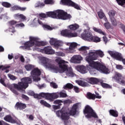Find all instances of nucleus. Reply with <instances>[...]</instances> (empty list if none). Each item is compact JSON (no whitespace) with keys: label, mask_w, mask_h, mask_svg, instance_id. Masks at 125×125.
Segmentation results:
<instances>
[{"label":"nucleus","mask_w":125,"mask_h":125,"mask_svg":"<svg viewBox=\"0 0 125 125\" xmlns=\"http://www.w3.org/2000/svg\"><path fill=\"white\" fill-rule=\"evenodd\" d=\"M15 19L20 20V22H23V21H26L27 18L24 15L22 14H15L14 15Z\"/></svg>","instance_id":"2eb2a0df"},{"label":"nucleus","mask_w":125,"mask_h":125,"mask_svg":"<svg viewBox=\"0 0 125 125\" xmlns=\"http://www.w3.org/2000/svg\"><path fill=\"white\" fill-rule=\"evenodd\" d=\"M33 96H34V98H36V99H41V98H40V94H38L34 93V95H33Z\"/></svg>","instance_id":"69168bd1"},{"label":"nucleus","mask_w":125,"mask_h":125,"mask_svg":"<svg viewBox=\"0 0 125 125\" xmlns=\"http://www.w3.org/2000/svg\"><path fill=\"white\" fill-rule=\"evenodd\" d=\"M9 31L11 32L12 33H13V34H14V33H15V32H16L15 31V28L14 27H13V26H10L9 27Z\"/></svg>","instance_id":"864d4df0"},{"label":"nucleus","mask_w":125,"mask_h":125,"mask_svg":"<svg viewBox=\"0 0 125 125\" xmlns=\"http://www.w3.org/2000/svg\"><path fill=\"white\" fill-rule=\"evenodd\" d=\"M47 17L51 18L61 19L62 20H70L72 18V16L62 10H57L53 12H47Z\"/></svg>","instance_id":"7ed1b4c3"},{"label":"nucleus","mask_w":125,"mask_h":125,"mask_svg":"<svg viewBox=\"0 0 125 125\" xmlns=\"http://www.w3.org/2000/svg\"><path fill=\"white\" fill-rule=\"evenodd\" d=\"M108 15L110 17V19H111V18H115L114 16L116 15V11H115V10H110L108 12Z\"/></svg>","instance_id":"f704fd0d"},{"label":"nucleus","mask_w":125,"mask_h":125,"mask_svg":"<svg viewBox=\"0 0 125 125\" xmlns=\"http://www.w3.org/2000/svg\"><path fill=\"white\" fill-rule=\"evenodd\" d=\"M80 26L75 23L74 24H71L68 26V29H64L61 31V34L62 37H65V38H68L71 39V38H76L78 36V33L76 32H73V31H76L77 29H79Z\"/></svg>","instance_id":"20e7f679"},{"label":"nucleus","mask_w":125,"mask_h":125,"mask_svg":"<svg viewBox=\"0 0 125 125\" xmlns=\"http://www.w3.org/2000/svg\"><path fill=\"white\" fill-rule=\"evenodd\" d=\"M110 22L113 27H117L118 26V21L115 18H111Z\"/></svg>","instance_id":"a878e982"},{"label":"nucleus","mask_w":125,"mask_h":125,"mask_svg":"<svg viewBox=\"0 0 125 125\" xmlns=\"http://www.w3.org/2000/svg\"><path fill=\"white\" fill-rule=\"evenodd\" d=\"M90 67L89 64V65H86V66L84 65H78L76 66V69L80 73H81V74H86L87 71L91 72V69Z\"/></svg>","instance_id":"f8f14e48"},{"label":"nucleus","mask_w":125,"mask_h":125,"mask_svg":"<svg viewBox=\"0 0 125 125\" xmlns=\"http://www.w3.org/2000/svg\"><path fill=\"white\" fill-rule=\"evenodd\" d=\"M8 77L10 79V80H12V81H15V80H17V77L12 74H8Z\"/></svg>","instance_id":"de8ad7c7"},{"label":"nucleus","mask_w":125,"mask_h":125,"mask_svg":"<svg viewBox=\"0 0 125 125\" xmlns=\"http://www.w3.org/2000/svg\"><path fill=\"white\" fill-rule=\"evenodd\" d=\"M59 96L60 98H65V97H67V94L63 92H59Z\"/></svg>","instance_id":"a18cd8bd"},{"label":"nucleus","mask_w":125,"mask_h":125,"mask_svg":"<svg viewBox=\"0 0 125 125\" xmlns=\"http://www.w3.org/2000/svg\"><path fill=\"white\" fill-rule=\"evenodd\" d=\"M56 39H53V38H51L50 40V44L51 45H54L55 43V42H56Z\"/></svg>","instance_id":"603ef678"},{"label":"nucleus","mask_w":125,"mask_h":125,"mask_svg":"<svg viewBox=\"0 0 125 125\" xmlns=\"http://www.w3.org/2000/svg\"><path fill=\"white\" fill-rule=\"evenodd\" d=\"M78 46V44L76 42L71 43L69 46V50H74L75 47H77Z\"/></svg>","instance_id":"58836bf2"},{"label":"nucleus","mask_w":125,"mask_h":125,"mask_svg":"<svg viewBox=\"0 0 125 125\" xmlns=\"http://www.w3.org/2000/svg\"><path fill=\"white\" fill-rule=\"evenodd\" d=\"M95 52H96L97 56H98V58H99V57H101V58H102V57L104 56V53L103 52V51H101V50H96L95 51Z\"/></svg>","instance_id":"c85d7f7f"},{"label":"nucleus","mask_w":125,"mask_h":125,"mask_svg":"<svg viewBox=\"0 0 125 125\" xmlns=\"http://www.w3.org/2000/svg\"><path fill=\"white\" fill-rule=\"evenodd\" d=\"M119 5L125 7V0H116Z\"/></svg>","instance_id":"e433bc0d"},{"label":"nucleus","mask_w":125,"mask_h":125,"mask_svg":"<svg viewBox=\"0 0 125 125\" xmlns=\"http://www.w3.org/2000/svg\"><path fill=\"white\" fill-rule=\"evenodd\" d=\"M109 53L111 57L114 58L116 60H118V61H122V60H123L122 54L118 52H114L112 51H109Z\"/></svg>","instance_id":"4468645a"},{"label":"nucleus","mask_w":125,"mask_h":125,"mask_svg":"<svg viewBox=\"0 0 125 125\" xmlns=\"http://www.w3.org/2000/svg\"><path fill=\"white\" fill-rule=\"evenodd\" d=\"M74 90L75 91V92H76V93H78V92H80V89L79 88V87L76 86H74Z\"/></svg>","instance_id":"338daca9"},{"label":"nucleus","mask_w":125,"mask_h":125,"mask_svg":"<svg viewBox=\"0 0 125 125\" xmlns=\"http://www.w3.org/2000/svg\"><path fill=\"white\" fill-rule=\"evenodd\" d=\"M29 39V41L24 43V46H21L22 48L23 49H28V48L34 46V45H35V42L37 46H44V45L46 44V43L43 41L39 42V39L37 37H30Z\"/></svg>","instance_id":"39448f33"},{"label":"nucleus","mask_w":125,"mask_h":125,"mask_svg":"<svg viewBox=\"0 0 125 125\" xmlns=\"http://www.w3.org/2000/svg\"><path fill=\"white\" fill-rule=\"evenodd\" d=\"M21 98H22V99H24V100H26V101H28V100H29V99H30L29 97H28L27 96H26V95H24V94L21 95Z\"/></svg>","instance_id":"13d9d810"},{"label":"nucleus","mask_w":125,"mask_h":125,"mask_svg":"<svg viewBox=\"0 0 125 125\" xmlns=\"http://www.w3.org/2000/svg\"><path fill=\"white\" fill-rule=\"evenodd\" d=\"M2 5L6 8H9V7H11V4L7 2H2Z\"/></svg>","instance_id":"a19ab883"},{"label":"nucleus","mask_w":125,"mask_h":125,"mask_svg":"<svg viewBox=\"0 0 125 125\" xmlns=\"http://www.w3.org/2000/svg\"><path fill=\"white\" fill-rule=\"evenodd\" d=\"M101 83V85L103 87V88H112V86L108 84L103 83V81L101 80V82H100Z\"/></svg>","instance_id":"393cba45"},{"label":"nucleus","mask_w":125,"mask_h":125,"mask_svg":"<svg viewBox=\"0 0 125 125\" xmlns=\"http://www.w3.org/2000/svg\"><path fill=\"white\" fill-rule=\"evenodd\" d=\"M84 110H93V109H92V107L90 105H86L85 106V108L84 109Z\"/></svg>","instance_id":"0e129e2a"},{"label":"nucleus","mask_w":125,"mask_h":125,"mask_svg":"<svg viewBox=\"0 0 125 125\" xmlns=\"http://www.w3.org/2000/svg\"><path fill=\"white\" fill-rule=\"evenodd\" d=\"M93 30L95 32H96L97 33H99V34H101V35L106 36V33L102 31V30L100 29H98L96 27H93Z\"/></svg>","instance_id":"7c9ffc66"},{"label":"nucleus","mask_w":125,"mask_h":125,"mask_svg":"<svg viewBox=\"0 0 125 125\" xmlns=\"http://www.w3.org/2000/svg\"><path fill=\"white\" fill-rule=\"evenodd\" d=\"M31 76H39L40 75H41L42 72L39 68H36L31 71Z\"/></svg>","instance_id":"5701e85b"},{"label":"nucleus","mask_w":125,"mask_h":125,"mask_svg":"<svg viewBox=\"0 0 125 125\" xmlns=\"http://www.w3.org/2000/svg\"><path fill=\"white\" fill-rule=\"evenodd\" d=\"M79 114V112L77 110H70L69 113L64 110H58L56 112L57 117H60L63 121H68L70 119V116H78Z\"/></svg>","instance_id":"423d86ee"},{"label":"nucleus","mask_w":125,"mask_h":125,"mask_svg":"<svg viewBox=\"0 0 125 125\" xmlns=\"http://www.w3.org/2000/svg\"><path fill=\"white\" fill-rule=\"evenodd\" d=\"M116 68L117 69V70H122L123 69L124 66L120 64H116Z\"/></svg>","instance_id":"bf43d9fd"},{"label":"nucleus","mask_w":125,"mask_h":125,"mask_svg":"<svg viewBox=\"0 0 125 125\" xmlns=\"http://www.w3.org/2000/svg\"><path fill=\"white\" fill-rule=\"evenodd\" d=\"M120 28H121V29H123V32H124V31H125V25L123 23H120Z\"/></svg>","instance_id":"774afa93"},{"label":"nucleus","mask_w":125,"mask_h":125,"mask_svg":"<svg viewBox=\"0 0 125 125\" xmlns=\"http://www.w3.org/2000/svg\"><path fill=\"white\" fill-rule=\"evenodd\" d=\"M83 113L85 115V118L87 119H91V117L97 119L98 116L93 110H84Z\"/></svg>","instance_id":"9b49d317"},{"label":"nucleus","mask_w":125,"mask_h":125,"mask_svg":"<svg viewBox=\"0 0 125 125\" xmlns=\"http://www.w3.org/2000/svg\"><path fill=\"white\" fill-rule=\"evenodd\" d=\"M66 62L63 60H59L58 62V65L59 68L61 69V73H64V72L66 71V75L68 77H71L73 78L76 76V74L74 73L73 72V69L70 68L68 69V65L65 64Z\"/></svg>","instance_id":"0eeeda50"},{"label":"nucleus","mask_w":125,"mask_h":125,"mask_svg":"<svg viewBox=\"0 0 125 125\" xmlns=\"http://www.w3.org/2000/svg\"><path fill=\"white\" fill-rule=\"evenodd\" d=\"M39 16L40 17H41V18H46V17H47L46 14H45L44 13L40 14Z\"/></svg>","instance_id":"680f3d73"},{"label":"nucleus","mask_w":125,"mask_h":125,"mask_svg":"<svg viewBox=\"0 0 125 125\" xmlns=\"http://www.w3.org/2000/svg\"><path fill=\"white\" fill-rule=\"evenodd\" d=\"M15 107L17 108V109H20L21 110H24L25 108L27 107V105L26 104L22 103L21 102H17L16 104Z\"/></svg>","instance_id":"6ab92c4d"},{"label":"nucleus","mask_w":125,"mask_h":125,"mask_svg":"<svg viewBox=\"0 0 125 125\" xmlns=\"http://www.w3.org/2000/svg\"><path fill=\"white\" fill-rule=\"evenodd\" d=\"M40 103L42 105H43L44 106H45V107H47V108H50V107H51V105L44 100H41Z\"/></svg>","instance_id":"72a5a7b5"},{"label":"nucleus","mask_w":125,"mask_h":125,"mask_svg":"<svg viewBox=\"0 0 125 125\" xmlns=\"http://www.w3.org/2000/svg\"><path fill=\"white\" fill-rule=\"evenodd\" d=\"M88 81L89 83H91V84H98V83L101 82V79L91 77L88 79Z\"/></svg>","instance_id":"a211bd4d"},{"label":"nucleus","mask_w":125,"mask_h":125,"mask_svg":"<svg viewBox=\"0 0 125 125\" xmlns=\"http://www.w3.org/2000/svg\"><path fill=\"white\" fill-rule=\"evenodd\" d=\"M4 121H6V122H8V123H11V124H16V121L15 120L13 119L12 117H11V115H6L4 118Z\"/></svg>","instance_id":"4be33fe9"},{"label":"nucleus","mask_w":125,"mask_h":125,"mask_svg":"<svg viewBox=\"0 0 125 125\" xmlns=\"http://www.w3.org/2000/svg\"><path fill=\"white\" fill-rule=\"evenodd\" d=\"M104 25L107 30H108V29L111 28V24H110V22H109L104 23Z\"/></svg>","instance_id":"09e8293b"},{"label":"nucleus","mask_w":125,"mask_h":125,"mask_svg":"<svg viewBox=\"0 0 125 125\" xmlns=\"http://www.w3.org/2000/svg\"><path fill=\"white\" fill-rule=\"evenodd\" d=\"M59 98V92L49 93V101L52 102L55 99Z\"/></svg>","instance_id":"f3484780"},{"label":"nucleus","mask_w":125,"mask_h":125,"mask_svg":"<svg viewBox=\"0 0 125 125\" xmlns=\"http://www.w3.org/2000/svg\"><path fill=\"white\" fill-rule=\"evenodd\" d=\"M41 62L45 68L47 69H50L51 70H53L55 73H61V70L59 69V67L58 66H55L53 64H51V61L49 59L43 57L41 58Z\"/></svg>","instance_id":"1a4fd4ad"},{"label":"nucleus","mask_w":125,"mask_h":125,"mask_svg":"<svg viewBox=\"0 0 125 125\" xmlns=\"http://www.w3.org/2000/svg\"><path fill=\"white\" fill-rule=\"evenodd\" d=\"M81 37L83 40L87 42H100L101 41L100 38L97 36H93L91 32L84 30L83 32L81 34Z\"/></svg>","instance_id":"6e6552de"},{"label":"nucleus","mask_w":125,"mask_h":125,"mask_svg":"<svg viewBox=\"0 0 125 125\" xmlns=\"http://www.w3.org/2000/svg\"><path fill=\"white\" fill-rule=\"evenodd\" d=\"M73 60L76 61H82L83 60V57L81 55H76L73 57Z\"/></svg>","instance_id":"4c0bfd02"},{"label":"nucleus","mask_w":125,"mask_h":125,"mask_svg":"<svg viewBox=\"0 0 125 125\" xmlns=\"http://www.w3.org/2000/svg\"><path fill=\"white\" fill-rule=\"evenodd\" d=\"M54 104H57L58 105H53L52 108L54 110H58L61 108V106L62 105V104L63 103V101L61 100H56L54 101Z\"/></svg>","instance_id":"dca6fc26"},{"label":"nucleus","mask_w":125,"mask_h":125,"mask_svg":"<svg viewBox=\"0 0 125 125\" xmlns=\"http://www.w3.org/2000/svg\"><path fill=\"white\" fill-rule=\"evenodd\" d=\"M122 74L118 72H116L114 76L112 77V79L116 80V82L120 83V84H125V81L122 79Z\"/></svg>","instance_id":"ddd939ff"},{"label":"nucleus","mask_w":125,"mask_h":125,"mask_svg":"<svg viewBox=\"0 0 125 125\" xmlns=\"http://www.w3.org/2000/svg\"><path fill=\"white\" fill-rule=\"evenodd\" d=\"M21 82H19L18 84H13V87L10 88V90L16 95H19V93L17 90L20 91L23 89H26L29 86V83H32V79L30 77H24L21 79ZM17 89V90H16Z\"/></svg>","instance_id":"f03ea898"},{"label":"nucleus","mask_w":125,"mask_h":125,"mask_svg":"<svg viewBox=\"0 0 125 125\" xmlns=\"http://www.w3.org/2000/svg\"><path fill=\"white\" fill-rule=\"evenodd\" d=\"M17 24V21H9V24L10 26H13L14 25H16Z\"/></svg>","instance_id":"5fc2aeb1"},{"label":"nucleus","mask_w":125,"mask_h":125,"mask_svg":"<svg viewBox=\"0 0 125 125\" xmlns=\"http://www.w3.org/2000/svg\"><path fill=\"white\" fill-rule=\"evenodd\" d=\"M44 6H45L44 3L40 1H37L35 4V7H43Z\"/></svg>","instance_id":"473e14b6"},{"label":"nucleus","mask_w":125,"mask_h":125,"mask_svg":"<svg viewBox=\"0 0 125 125\" xmlns=\"http://www.w3.org/2000/svg\"><path fill=\"white\" fill-rule=\"evenodd\" d=\"M86 97L90 100H95V94L89 92L87 93Z\"/></svg>","instance_id":"b1692460"},{"label":"nucleus","mask_w":125,"mask_h":125,"mask_svg":"<svg viewBox=\"0 0 125 125\" xmlns=\"http://www.w3.org/2000/svg\"><path fill=\"white\" fill-rule=\"evenodd\" d=\"M81 107V104L77 103L73 104L72 106V110H78Z\"/></svg>","instance_id":"ea45409f"},{"label":"nucleus","mask_w":125,"mask_h":125,"mask_svg":"<svg viewBox=\"0 0 125 125\" xmlns=\"http://www.w3.org/2000/svg\"><path fill=\"white\" fill-rule=\"evenodd\" d=\"M74 87V85L72 84V83H67L65 85H64L63 86V88L64 89H67V88H68V89H72V88H73Z\"/></svg>","instance_id":"c9c22d12"},{"label":"nucleus","mask_w":125,"mask_h":125,"mask_svg":"<svg viewBox=\"0 0 125 125\" xmlns=\"http://www.w3.org/2000/svg\"><path fill=\"white\" fill-rule=\"evenodd\" d=\"M97 59H98V56L95 52H89L88 56L86 57V61L89 63L90 67L104 74H108L109 69L106 66L101 64V63L98 62L94 61V60H97Z\"/></svg>","instance_id":"f257e3e1"},{"label":"nucleus","mask_w":125,"mask_h":125,"mask_svg":"<svg viewBox=\"0 0 125 125\" xmlns=\"http://www.w3.org/2000/svg\"><path fill=\"white\" fill-rule=\"evenodd\" d=\"M43 27L47 29V30H52V28L47 24H43Z\"/></svg>","instance_id":"4d7b16f0"},{"label":"nucleus","mask_w":125,"mask_h":125,"mask_svg":"<svg viewBox=\"0 0 125 125\" xmlns=\"http://www.w3.org/2000/svg\"><path fill=\"white\" fill-rule=\"evenodd\" d=\"M44 51L45 54H54V50L52 49L51 46L45 47L44 48Z\"/></svg>","instance_id":"412c9836"},{"label":"nucleus","mask_w":125,"mask_h":125,"mask_svg":"<svg viewBox=\"0 0 125 125\" xmlns=\"http://www.w3.org/2000/svg\"><path fill=\"white\" fill-rule=\"evenodd\" d=\"M77 83L79 84V85H80L81 86H87L88 85V84L86 82H84L82 80L78 81Z\"/></svg>","instance_id":"2f4dec72"},{"label":"nucleus","mask_w":125,"mask_h":125,"mask_svg":"<svg viewBox=\"0 0 125 125\" xmlns=\"http://www.w3.org/2000/svg\"><path fill=\"white\" fill-rule=\"evenodd\" d=\"M50 85L54 88H57L58 87V86L56 84V83L54 82H51L50 83Z\"/></svg>","instance_id":"6e6d98bb"},{"label":"nucleus","mask_w":125,"mask_h":125,"mask_svg":"<svg viewBox=\"0 0 125 125\" xmlns=\"http://www.w3.org/2000/svg\"><path fill=\"white\" fill-rule=\"evenodd\" d=\"M97 98V99H101L102 98V96L100 95L99 93H96V95H95V99Z\"/></svg>","instance_id":"052dcab7"},{"label":"nucleus","mask_w":125,"mask_h":125,"mask_svg":"<svg viewBox=\"0 0 125 125\" xmlns=\"http://www.w3.org/2000/svg\"><path fill=\"white\" fill-rule=\"evenodd\" d=\"M27 9V7H21L18 5H15L13 7H11V11H15V10H20V11H25Z\"/></svg>","instance_id":"aec40b11"},{"label":"nucleus","mask_w":125,"mask_h":125,"mask_svg":"<svg viewBox=\"0 0 125 125\" xmlns=\"http://www.w3.org/2000/svg\"><path fill=\"white\" fill-rule=\"evenodd\" d=\"M109 113L111 116H112L113 117H115V118H117V117H118L119 116V113H118V111H117V110H110Z\"/></svg>","instance_id":"cd10ccee"},{"label":"nucleus","mask_w":125,"mask_h":125,"mask_svg":"<svg viewBox=\"0 0 125 125\" xmlns=\"http://www.w3.org/2000/svg\"><path fill=\"white\" fill-rule=\"evenodd\" d=\"M25 68L27 71H31L34 68V66L32 64H27L25 66Z\"/></svg>","instance_id":"49530a36"},{"label":"nucleus","mask_w":125,"mask_h":125,"mask_svg":"<svg viewBox=\"0 0 125 125\" xmlns=\"http://www.w3.org/2000/svg\"><path fill=\"white\" fill-rule=\"evenodd\" d=\"M61 42H60V41L57 40L56 41V42H55V44H54V46H55V47H59V46L61 45Z\"/></svg>","instance_id":"8fccbe9b"},{"label":"nucleus","mask_w":125,"mask_h":125,"mask_svg":"<svg viewBox=\"0 0 125 125\" xmlns=\"http://www.w3.org/2000/svg\"><path fill=\"white\" fill-rule=\"evenodd\" d=\"M61 4L62 5H67V6H71L76 9L81 10V7L79 5L72 1L71 0H61Z\"/></svg>","instance_id":"9d476101"},{"label":"nucleus","mask_w":125,"mask_h":125,"mask_svg":"<svg viewBox=\"0 0 125 125\" xmlns=\"http://www.w3.org/2000/svg\"><path fill=\"white\" fill-rule=\"evenodd\" d=\"M10 66H3V65H0V70H2V71H3L4 70H7V69L9 68Z\"/></svg>","instance_id":"3c124183"},{"label":"nucleus","mask_w":125,"mask_h":125,"mask_svg":"<svg viewBox=\"0 0 125 125\" xmlns=\"http://www.w3.org/2000/svg\"><path fill=\"white\" fill-rule=\"evenodd\" d=\"M16 27H25V24H24L23 22H21L19 24H16Z\"/></svg>","instance_id":"e2e57ef3"},{"label":"nucleus","mask_w":125,"mask_h":125,"mask_svg":"<svg viewBox=\"0 0 125 125\" xmlns=\"http://www.w3.org/2000/svg\"><path fill=\"white\" fill-rule=\"evenodd\" d=\"M44 4H53L54 3V1L53 0H43Z\"/></svg>","instance_id":"37998d69"},{"label":"nucleus","mask_w":125,"mask_h":125,"mask_svg":"<svg viewBox=\"0 0 125 125\" xmlns=\"http://www.w3.org/2000/svg\"><path fill=\"white\" fill-rule=\"evenodd\" d=\"M63 102L64 105H67L68 106H69L70 104H72L73 103V102H72V100L70 99L65 100L63 102H62V103Z\"/></svg>","instance_id":"79ce46f5"},{"label":"nucleus","mask_w":125,"mask_h":125,"mask_svg":"<svg viewBox=\"0 0 125 125\" xmlns=\"http://www.w3.org/2000/svg\"><path fill=\"white\" fill-rule=\"evenodd\" d=\"M89 49V47L85 46H82L81 48L79 49V51H84L85 55L86 54H87V52L86 50H88Z\"/></svg>","instance_id":"c756f323"},{"label":"nucleus","mask_w":125,"mask_h":125,"mask_svg":"<svg viewBox=\"0 0 125 125\" xmlns=\"http://www.w3.org/2000/svg\"><path fill=\"white\" fill-rule=\"evenodd\" d=\"M39 95L40 96V98H42V97L45 98L47 100H49V93H40L39 94Z\"/></svg>","instance_id":"bb28decb"},{"label":"nucleus","mask_w":125,"mask_h":125,"mask_svg":"<svg viewBox=\"0 0 125 125\" xmlns=\"http://www.w3.org/2000/svg\"><path fill=\"white\" fill-rule=\"evenodd\" d=\"M98 15L100 19H103V18H104V17H105V14H104V13L101 11H99L98 12Z\"/></svg>","instance_id":"c03bdc74"}]
</instances>
